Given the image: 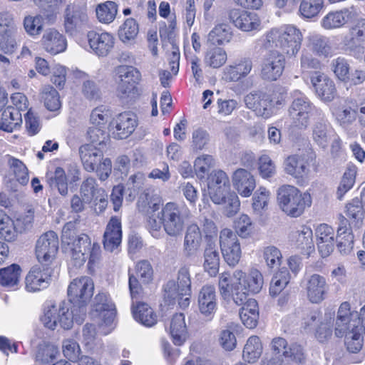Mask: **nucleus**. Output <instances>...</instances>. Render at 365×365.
<instances>
[{
  "mask_svg": "<svg viewBox=\"0 0 365 365\" xmlns=\"http://www.w3.org/2000/svg\"><path fill=\"white\" fill-rule=\"evenodd\" d=\"M94 284L89 277L74 279L68 288V301L72 304L69 309L61 304L58 308L52 305L41 318L45 327L55 329L58 324L64 329L72 327L73 322L81 324L86 317L87 305L93 294Z\"/></svg>",
  "mask_w": 365,
  "mask_h": 365,
  "instance_id": "nucleus-1",
  "label": "nucleus"
},
{
  "mask_svg": "<svg viewBox=\"0 0 365 365\" xmlns=\"http://www.w3.org/2000/svg\"><path fill=\"white\" fill-rule=\"evenodd\" d=\"M302 35L294 26H287L284 30L272 29L266 36L264 46L266 48H278L288 56H294L301 48Z\"/></svg>",
  "mask_w": 365,
  "mask_h": 365,
  "instance_id": "nucleus-2",
  "label": "nucleus"
},
{
  "mask_svg": "<svg viewBox=\"0 0 365 365\" xmlns=\"http://www.w3.org/2000/svg\"><path fill=\"white\" fill-rule=\"evenodd\" d=\"M277 198L282 210L292 217L302 215L312 204L309 194L302 193L297 187L288 185L278 189Z\"/></svg>",
  "mask_w": 365,
  "mask_h": 365,
  "instance_id": "nucleus-3",
  "label": "nucleus"
},
{
  "mask_svg": "<svg viewBox=\"0 0 365 365\" xmlns=\"http://www.w3.org/2000/svg\"><path fill=\"white\" fill-rule=\"evenodd\" d=\"M163 227L170 237L180 236L184 230L185 222L190 218V211L185 206L175 202H168L161 212Z\"/></svg>",
  "mask_w": 365,
  "mask_h": 365,
  "instance_id": "nucleus-4",
  "label": "nucleus"
},
{
  "mask_svg": "<svg viewBox=\"0 0 365 365\" xmlns=\"http://www.w3.org/2000/svg\"><path fill=\"white\" fill-rule=\"evenodd\" d=\"M115 71L120 78L117 96L123 102H128V99L132 98L137 91L135 84L140 81V73L135 68L129 66H119Z\"/></svg>",
  "mask_w": 365,
  "mask_h": 365,
  "instance_id": "nucleus-5",
  "label": "nucleus"
},
{
  "mask_svg": "<svg viewBox=\"0 0 365 365\" xmlns=\"http://www.w3.org/2000/svg\"><path fill=\"white\" fill-rule=\"evenodd\" d=\"M58 250V237L53 231L41 235L36 243V255L41 265L50 266Z\"/></svg>",
  "mask_w": 365,
  "mask_h": 365,
  "instance_id": "nucleus-6",
  "label": "nucleus"
},
{
  "mask_svg": "<svg viewBox=\"0 0 365 365\" xmlns=\"http://www.w3.org/2000/svg\"><path fill=\"white\" fill-rule=\"evenodd\" d=\"M88 21L87 7L84 3H73L66 6L64 11V27L67 34L74 35Z\"/></svg>",
  "mask_w": 365,
  "mask_h": 365,
  "instance_id": "nucleus-7",
  "label": "nucleus"
},
{
  "mask_svg": "<svg viewBox=\"0 0 365 365\" xmlns=\"http://www.w3.org/2000/svg\"><path fill=\"white\" fill-rule=\"evenodd\" d=\"M220 245L222 257L230 267L238 264L241 258V248L236 234L230 229L220 232Z\"/></svg>",
  "mask_w": 365,
  "mask_h": 365,
  "instance_id": "nucleus-8",
  "label": "nucleus"
},
{
  "mask_svg": "<svg viewBox=\"0 0 365 365\" xmlns=\"http://www.w3.org/2000/svg\"><path fill=\"white\" fill-rule=\"evenodd\" d=\"M284 66V56L279 51H270L262 59L260 77L264 81H277L282 76Z\"/></svg>",
  "mask_w": 365,
  "mask_h": 365,
  "instance_id": "nucleus-9",
  "label": "nucleus"
},
{
  "mask_svg": "<svg viewBox=\"0 0 365 365\" xmlns=\"http://www.w3.org/2000/svg\"><path fill=\"white\" fill-rule=\"evenodd\" d=\"M62 250L67 252L68 250H80L89 252L91 242L86 234L77 235L73 222H67L63 227L61 235Z\"/></svg>",
  "mask_w": 365,
  "mask_h": 365,
  "instance_id": "nucleus-10",
  "label": "nucleus"
},
{
  "mask_svg": "<svg viewBox=\"0 0 365 365\" xmlns=\"http://www.w3.org/2000/svg\"><path fill=\"white\" fill-rule=\"evenodd\" d=\"M314 110V106L308 98L302 96L293 100L289 108V115L296 127L306 128Z\"/></svg>",
  "mask_w": 365,
  "mask_h": 365,
  "instance_id": "nucleus-11",
  "label": "nucleus"
},
{
  "mask_svg": "<svg viewBox=\"0 0 365 365\" xmlns=\"http://www.w3.org/2000/svg\"><path fill=\"white\" fill-rule=\"evenodd\" d=\"M53 273L51 266H34L25 279L26 289L29 292H36L48 287Z\"/></svg>",
  "mask_w": 365,
  "mask_h": 365,
  "instance_id": "nucleus-12",
  "label": "nucleus"
},
{
  "mask_svg": "<svg viewBox=\"0 0 365 365\" xmlns=\"http://www.w3.org/2000/svg\"><path fill=\"white\" fill-rule=\"evenodd\" d=\"M244 101L246 107L252 110L258 116L268 118L272 114V101L265 93L251 92L245 96Z\"/></svg>",
  "mask_w": 365,
  "mask_h": 365,
  "instance_id": "nucleus-13",
  "label": "nucleus"
},
{
  "mask_svg": "<svg viewBox=\"0 0 365 365\" xmlns=\"http://www.w3.org/2000/svg\"><path fill=\"white\" fill-rule=\"evenodd\" d=\"M226 14L230 22L243 31L255 30L259 26V19L254 12L240 9H232Z\"/></svg>",
  "mask_w": 365,
  "mask_h": 365,
  "instance_id": "nucleus-14",
  "label": "nucleus"
},
{
  "mask_svg": "<svg viewBox=\"0 0 365 365\" xmlns=\"http://www.w3.org/2000/svg\"><path fill=\"white\" fill-rule=\"evenodd\" d=\"M90 48L93 53L101 57L108 55L114 46V37L107 32L90 31L87 34Z\"/></svg>",
  "mask_w": 365,
  "mask_h": 365,
  "instance_id": "nucleus-15",
  "label": "nucleus"
},
{
  "mask_svg": "<svg viewBox=\"0 0 365 365\" xmlns=\"http://www.w3.org/2000/svg\"><path fill=\"white\" fill-rule=\"evenodd\" d=\"M358 16L357 9L351 6L340 11H330L322 20V26L327 30L338 29Z\"/></svg>",
  "mask_w": 365,
  "mask_h": 365,
  "instance_id": "nucleus-16",
  "label": "nucleus"
},
{
  "mask_svg": "<svg viewBox=\"0 0 365 365\" xmlns=\"http://www.w3.org/2000/svg\"><path fill=\"white\" fill-rule=\"evenodd\" d=\"M329 285L326 278L319 274L309 276L306 283V291L308 299L312 303L319 304L326 297Z\"/></svg>",
  "mask_w": 365,
  "mask_h": 365,
  "instance_id": "nucleus-17",
  "label": "nucleus"
},
{
  "mask_svg": "<svg viewBox=\"0 0 365 365\" xmlns=\"http://www.w3.org/2000/svg\"><path fill=\"white\" fill-rule=\"evenodd\" d=\"M339 220L336 237V247L340 253L347 255L353 249L354 235L349 220L341 215Z\"/></svg>",
  "mask_w": 365,
  "mask_h": 365,
  "instance_id": "nucleus-18",
  "label": "nucleus"
},
{
  "mask_svg": "<svg viewBox=\"0 0 365 365\" xmlns=\"http://www.w3.org/2000/svg\"><path fill=\"white\" fill-rule=\"evenodd\" d=\"M311 83L317 96L324 101L330 102L336 96L334 81L327 76L315 72L311 76Z\"/></svg>",
  "mask_w": 365,
  "mask_h": 365,
  "instance_id": "nucleus-19",
  "label": "nucleus"
},
{
  "mask_svg": "<svg viewBox=\"0 0 365 365\" xmlns=\"http://www.w3.org/2000/svg\"><path fill=\"white\" fill-rule=\"evenodd\" d=\"M113 124L115 128L112 132L113 138L120 140L125 139L134 132L137 127L136 115L131 112L120 113Z\"/></svg>",
  "mask_w": 365,
  "mask_h": 365,
  "instance_id": "nucleus-20",
  "label": "nucleus"
},
{
  "mask_svg": "<svg viewBox=\"0 0 365 365\" xmlns=\"http://www.w3.org/2000/svg\"><path fill=\"white\" fill-rule=\"evenodd\" d=\"M215 289L211 285L203 286L198 294V309L205 317L212 319L217 309Z\"/></svg>",
  "mask_w": 365,
  "mask_h": 365,
  "instance_id": "nucleus-21",
  "label": "nucleus"
},
{
  "mask_svg": "<svg viewBox=\"0 0 365 365\" xmlns=\"http://www.w3.org/2000/svg\"><path fill=\"white\" fill-rule=\"evenodd\" d=\"M202 241V235L199 226L195 223L187 226L183 242L185 257L190 258L195 256L200 249Z\"/></svg>",
  "mask_w": 365,
  "mask_h": 365,
  "instance_id": "nucleus-22",
  "label": "nucleus"
},
{
  "mask_svg": "<svg viewBox=\"0 0 365 365\" xmlns=\"http://www.w3.org/2000/svg\"><path fill=\"white\" fill-rule=\"evenodd\" d=\"M232 183L242 197L250 196L256 187L254 176L250 172L243 168H239L233 173Z\"/></svg>",
  "mask_w": 365,
  "mask_h": 365,
  "instance_id": "nucleus-23",
  "label": "nucleus"
},
{
  "mask_svg": "<svg viewBox=\"0 0 365 365\" xmlns=\"http://www.w3.org/2000/svg\"><path fill=\"white\" fill-rule=\"evenodd\" d=\"M122 240L121 222L120 219L116 217H112L107 226L103 235V247L105 250L113 252L118 247Z\"/></svg>",
  "mask_w": 365,
  "mask_h": 365,
  "instance_id": "nucleus-24",
  "label": "nucleus"
},
{
  "mask_svg": "<svg viewBox=\"0 0 365 365\" xmlns=\"http://www.w3.org/2000/svg\"><path fill=\"white\" fill-rule=\"evenodd\" d=\"M101 149L93 144H84L79 148V155L86 171H95L97 165L103 160V153Z\"/></svg>",
  "mask_w": 365,
  "mask_h": 365,
  "instance_id": "nucleus-25",
  "label": "nucleus"
},
{
  "mask_svg": "<svg viewBox=\"0 0 365 365\" xmlns=\"http://www.w3.org/2000/svg\"><path fill=\"white\" fill-rule=\"evenodd\" d=\"M233 277L238 283H240L246 290L252 294L259 293L262 288L263 277L257 269L251 270L248 274L237 269L234 272Z\"/></svg>",
  "mask_w": 365,
  "mask_h": 365,
  "instance_id": "nucleus-26",
  "label": "nucleus"
},
{
  "mask_svg": "<svg viewBox=\"0 0 365 365\" xmlns=\"http://www.w3.org/2000/svg\"><path fill=\"white\" fill-rule=\"evenodd\" d=\"M43 48L52 55L63 52L67 47L65 36L55 29L46 31L41 39Z\"/></svg>",
  "mask_w": 365,
  "mask_h": 365,
  "instance_id": "nucleus-27",
  "label": "nucleus"
},
{
  "mask_svg": "<svg viewBox=\"0 0 365 365\" xmlns=\"http://www.w3.org/2000/svg\"><path fill=\"white\" fill-rule=\"evenodd\" d=\"M312 237V229L307 226H302L299 229L293 230L289 235L292 245L302 251L307 252V253H309L314 248Z\"/></svg>",
  "mask_w": 365,
  "mask_h": 365,
  "instance_id": "nucleus-28",
  "label": "nucleus"
},
{
  "mask_svg": "<svg viewBox=\"0 0 365 365\" xmlns=\"http://www.w3.org/2000/svg\"><path fill=\"white\" fill-rule=\"evenodd\" d=\"M350 305L344 302L339 307L335 324V335L342 337L346 331L350 329V323H354L358 317L357 312L349 313Z\"/></svg>",
  "mask_w": 365,
  "mask_h": 365,
  "instance_id": "nucleus-29",
  "label": "nucleus"
},
{
  "mask_svg": "<svg viewBox=\"0 0 365 365\" xmlns=\"http://www.w3.org/2000/svg\"><path fill=\"white\" fill-rule=\"evenodd\" d=\"M203 267L211 276H215L219 271L220 257L215 242L208 240L203 252Z\"/></svg>",
  "mask_w": 365,
  "mask_h": 365,
  "instance_id": "nucleus-30",
  "label": "nucleus"
},
{
  "mask_svg": "<svg viewBox=\"0 0 365 365\" xmlns=\"http://www.w3.org/2000/svg\"><path fill=\"white\" fill-rule=\"evenodd\" d=\"M93 310L102 314L104 322L110 324L113 321L115 315L114 304L110 302L106 293H98L93 301Z\"/></svg>",
  "mask_w": 365,
  "mask_h": 365,
  "instance_id": "nucleus-31",
  "label": "nucleus"
},
{
  "mask_svg": "<svg viewBox=\"0 0 365 365\" xmlns=\"http://www.w3.org/2000/svg\"><path fill=\"white\" fill-rule=\"evenodd\" d=\"M132 313L134 319L143 325L150 327L157 323V316L153 309L144 302H133Z\"/></svg>",
  "mask_w": 365,
  "mask_h": 365,
  "instance_id": "nucleus-32",
  "label": "nucleus"
},
{
  "mask_svg": "<svg viewBox=\"0 0 365 365\" xmlns=\"http://www.w3.org/2000/svg\"><path fill=\"white\" fill-rule=\"evenodd\" d=\"M321 115V112H319V117L312 127V136L314 140L319 146L326 148L331 138V130L324 116Z\"/></svg>",
  "mask_w": 365,
  "mask_h": 365,
  "instance_id": "nucleus-33",
  "label": "nucleus"
},
{
  "mask_svg": "<svg viewBox=\"0 0 365 365\" xmlns=\"http://www.w3.org/2000/svg\"><path fill=\"white\" fill-rule=\"evenodd\" d=\"M103 192H105V190L98 187L96 179L91 177L85 179L80 187V193L82 197L88 204L94 200L97 205V200L100 195L103 194Z\"/></svg>",
  "mask_w": 365,
  "mask_h": 365,
  "instance_id": "nucleus-34",
  "label": "nucleus"
},
{
  "mask_svg": "<svg viewBox=\"0 0 365 365\" xmlns=\"http://www.w3.org/2000/svg\"><path fill=\"white\" fill-rule=\"evenodd\" d=\"M232 34L225 24L217 25L207 35V43L210 46L222 45L230 41Z\"/></svg>",
  "mask_w": 365,
  "mask_h": 365,
  "instance_id": "nucleus-35",
  "label": "nucleus"
},
{
  "mask_svg": "<svg viewBox=\"0 0 365 365\" xmlns=\"http://www.w3.org/2000/svg\"><path fill=\"white\" fill-rule=\"evenodd\" d=\"M170 329L174 344L176 345L182 344L185 340L187 331L183 314L179 313L173 315L171 319Z\"/></svg>",
  "mask_w": 365,
  "mask_h": 365,
  "instance_id": "nucleus-36",
  "label": "nucleus"
},
{
  "mask_svg": "<svg viewBox=\"0 0 365 365\" xmlns=\"http://www.w3.org/2000/svg\"><path fill=\"white\" fill-rule=\"evenodd\" d=\"M52 190H57L62 197H66L68 193L67 177L64 170L61 167H57L54 171L53 175L47 180Z\"/></svg>",
  "mask_w": 365,
  "mask_h": 365,
  "instance_id": "nucleus-37",
  "label": "nucleus"
},
{
  "mask_svg": "<svg viewBox=\"0 0 365 365\" xmlns=\"http://www.w3.org/2000/svg\"><path fill=\"white\" fill-rule=\"evenodd\" d=\"M96 16L101 23H111L118 13V5L112 1L99 4L96 9Z\"/></svg>",
  "mask_w": 365,
  "mask_h": 365,
  "instance_id": "nucleus-38",
  "label": "nucleus"
},
{
  "mask_svg": "<svg viewBox=\"0 0 365 365\" xmlns=\"http://www.w3.org/2000/svg\"><path fill=\"white\" fill-rule=\"evenodd\" d=\"M164 298L166 301H168V304H174L175 300H178V304L182 307H186L189 304V297H185L180 294L179 288L176 285V282L174 280L168 281L164 285Z\"/></svg>",
  "mask_w": 365,
  "mask_h": 365,
  "instance_id": "nucleus-39",
  "label": "nucleus"
},
{
  "mask_svg": "<svg viewBox=\"0 0 365 365\" xmlns=\"http://www.w3.org/2000/svg\"><path fill=\"white\" fill-rule=\"evenodd\" d=\"M311 50L319 56L327 57L331 53V46L329 39L319 34L309 37Z\"/></svg>",
  "mask_w": 365,
  "mask_h": 365,
  "instance_id": "nucleus-40",
  "label": "nucleus"
},
{
  "mask_svg": "<svg viewBox=\"0 0 365 365\" xmlns=\"http://www.w3.org/2000/svg\"><path fill=\"white\" fill-rule=\"evenodd\" d=\"M284 169L287 174L295 178L302 177L307 171V165L304 159L298 155L289 156L284 161Z\"/></svg>",
  "mask_w": 365,
  "mask_h": 365,
  "instance_id": "nucleus-41",
  "label": "nucleus"
},
{
  "mask_svg": "<svg viewBox=\"0 0 365 365\" xmlns=\"http://www.w3.org/2000/svg\"><path fill=\"white\" fill-rule=\"evenodd\" d=\"M356 175V168L355 166H350L346 168L336 190V195L338 200H341L344 195L353 187Z\"/></svg>",
  "mask_w": 365,
  "mask_h": 365,
  "instance_id": "nucleus-42",
  "label": "nucleus"
},
{
  "mask_svg": "<svg viewBox=\"0 0 365 365\" xmlns=\"http://www.w3.org/2000/svg\"><path fill=\"white\" fill-rule=\"evenodd\" d=\"M262 351L260 339L257 336H250L243 349V358L249 363H254L259 358Z\"/></svg>",
  "mask_w": 365,
  "mask_h": 365,
  "instance_id": "nucleus-43",
  "label": "nucleus"
},
{
  "mask_svg": "<svg viewBox=\"0 0 365 365\" xmlns=\"http://www.w3.org/2000/svg\"><path fill=\"white\" fill-rule=\"evenodd\" d=\"M0 237L7 242H12L17 237L14 221L2 210H0Z\"/></svg>",
  "mask_w": 365,
  "mask_h": 365,
  "instance_id": "nucleus-44",
  "label": "nucleus"
},
{
  "mask_svg": "<svg viewBox=\"0 0 365 365\" xmlns=\"http://www.w3.org/2000/svg\"><path fill=\"white\" fill-rule=\"evenodd\" d=\"M20 273L21 268L16 264L0 269V284L6 287L16 285L19 282Z\"/></svg>",
  "mask_w": 365,
  "mask_h": 365,
  "instance_id": "nucleus-45",
  "label": "nucleus"
},
{
  "mask_svg": "<svg viewBox=\"0 0 365 365\" xmlns=\"http://www.w3.org/2000/svg\"><path fill=\"white\" fill-rule=\"evenodd\" d=\"M227 60V53L224 49L217 46L209 48L205 57V63L214 68L222 66Z\"/></svg>",
  "mask_w": 365,
  "mask_h": 365,
  "instance_id": "nucleus-46",
  "label": "nucleus"
},
{
  "mask_svg": "<svg viewBox=\"0 0 365 365\" xmlns=\"http://www.w3.org/2000/svg\"><path fill=\"white\" fill-rule=\"evenodd\" d=\"M345 336V345L349 352L357 353L363 346V336L361 331L351 327L344 334Z\"/></svg>",
  "mask_w": 365,
  "mask_h": 365,
  "instance_id": "nucleus-47",
  "label": "nucleus"
},
{
  "mask_svg": "<svg viewBox=\"0 0 365 365\" xmlns=\"http://www.w3.org/2000/svg\"><path fill=\"white\" fill-rule=\"evenodd\" d=\"M324 6V0H302L299 8V14L306 19L318 15Z\"/></svg>",
  "mask_w": 365,
  "mask_h": 365,
  "instance_id": "nucleus-48",
  "label": "nucleus"
},
{
  "mask_svg": "<svg viewBox=\"0 0 365 365\" xmlns=\"http://www.w3.org/2000/svg\"><path fill=\"white\" fill-rule=\"evenodd\" d=\"M139 31L138 24L133 18L127 19L118 30L119 38L124 43L134 39Z\"/></svg>",
  "mask_w": 365,
  "mask_h": 365,
  "instance_id": "nucleus-49",
  "label": "nucleus"
},
{
  "mask_svg": "<svg viewBox=\"0 0 365 365\" xmlns=\"http://www.w3.org/2000/svg\"><path fill=\"white\" fill-rule=\"evenodd\" d=\"M42 98L45 107L51 111H56L61 107V101L58 91L50 86H46L42 93Z\"/></svg>",
  "mask_w": 365,
  "mask_h": 365,
  "instance_id": "nucleus-50",
  "label": "nucleus"
},
{
  "mask_svg": "<svg viewBox=\"0 0 365 365\" xmlns=\"http://www.w3.org/2000/svg\"><path fill=\"white\" fill-rule=\"evenodd\" d=\"M59 354L58 348L52 344L40 346L36 354V359L44 364L53 362Z\"/></svg>",
  "mask_w": 365,
  "mask_h": 365,
  "instance_id": "nucleus-51",
  "label": "nucleus"
},
{
  "mask_svg": "<svg viewBox=\"0 0 365 365\" xmlns=\"http://www.w3.org/2000/svg\"><path fill=\"white\" fill-rule=\"evenodd\" d=\"M176 285L182 296L189 297L191 296V279L189 269L186 267H181L178 272Z\"/></svg>",
  "mask_w": 365,
  "mask_h": 365,
  "instance_id": "nucleus-52",
  "label": "nucleus"
},
{
  "mask_svg": "<svg viewBox=\"0 0 365 365\" xmlns=\"http://www.w3.org/2000/svg\"><path fill=\"white\" fill-rule=\"evenodd\" d=\"M86 135L93 144L96 143L101 148L106 145V142L108 140V134L105 130L104 126L93 125L88 128Z\"/></svg>",
  "mask_w": 365,
  "mask_h": 365,
  "instance_id": "nucleus-53",
  "label": "nucleus"
},
{
  "mask_svg": "<svg viewBox=\"0 0 365 365\" xmlns=\"http://www.w3.org/2000/svg\"><path fill=\"white\" fill-rule=\"evenodd\" d=\"M62 349L64 356L71 362H76L80 359L81 353L79 344L72 339L63 341Z\"/></svg>",
  "mask_w": 365,
  "mask_h": 365,
  "instance_id": "nucleus-54",
  "label": "nucleus"
},
{
  "mask_svg": "<svg viewBox=\"0 0 365 365\" xmlns=\"http://www.w3.org/2000/svg\"><path fill=\"white\" fill-rule=\"evenodd\" d=\"M331 314L328 313L324 315V320L320 322L318 326L315 336L319 342H324L331 338L332 335V321Z\"/></svg>",
  "mask_w": 365,
  "mask_h": 365,
  "instance_id": "nucleus-55",
  "label": "nucleus"
},
{
  "mask_svg": "<svg viewBox=\"0 0 365 365\" xmlns=\"http://www.w3.org/2000/svg\"><path fill=\"white\" fill-rule=\"evenodd\" d=\"M215 165V160L212 155H205L197 158L194 164V168L197 176L202 179L208 173L210 169Z\"/></svg>",
  "mask_w": 365,
  "mask_h": 365,
  "instance_id": "nucleus-56",
  "label": "nucleus"
},
{
  "mask_svg": "<svg viewBox=\"0 0 365 365\" xmlns=\"http://www.w3.org/2000/svg\"><path fill=\"white\" fill-rule=\"evenodd\" d=\"M9 164L17 181L21 185H26L29 181V173L26 165L21 160L14 158L9 160Z\"/></svg>",
  "mask_w": 365,
  "mask_h": 365,
  "instance_id": "nucleus-57",
  "label": "nucleus"
},
{
  "mask_svg": "<svg viewBox=\"0 0 365 365\" xmlns=\"http://www.w3.org/2000/svg\"><path fill=\"white\" fill-rule=\"evenodd\" d=\"M15 33L0 32V51L6 54L13 53L17 47L14 38Z\"/></svg>",
  "mask_w": 365,
  "mask_h": 365,
  "instance_id": "nucleus-58",
  "label": "nucleus"
},
{
  "mask_svg": "<svg viewBox=\"0 0 365 365\" xmlns=\"http://www.w3.org/2000/svg\"><path fill=\"white\" fill-rule=\"evenodd\" d=\"M253 226L250 218L247 215H242L235 222V234L242 238H246L252 233Z\"/></svg>",
  "mask_w": 365,
  "mask_h": 365,
  "instance_id": "nucleus-59",
  "label": "nucleus"
},
{
  "mask_svg": "<svg viewBox=\"0 0 365 365\" xmlns=\"http://www.w3.org/2000/svg\"><path fill=\"white\" fill-rule=\"evenodd\" d=\"M331 66L336 78L344 83L350 69L348 61L344 58L339 57L333 60Z\"/></svg>",
  "mask_w": 365,
  "mask_h": 365,
  "instance_id": "nucleus-60",
  "label": "nucleus"
},
{
  "mask_svg": "<svg viewBox=\"0 0 365 365\" xmlns=\"http://www.w3.org/2000/svg\"><path fill=\"white\" fill-rule=\"evenodd\" d=\"M228 183H230V180L227 174L221 170L213 171L207 178L208 190H214L218 186L222 187Z\"/></svg>",
  "mask_w": 365,
  "mask_h": 365,
  "instance_id": "nucleus-61",
  "label": "nucleus"
},
{
  "mask_svg": "<svg viewBox=\"0 0 365 365\" xmlns=\"http://www.w3.org/2000/svg\"><path fill=\"white\" fill-rule=\"evenodd\" d=\"M24 26L26 31L30 35L39 34L43 29V18L41 16L25 17Z\"/></svg>",
  "mask_w": 365,
  "mask_h": 365,
  "instance_id": "nucleus-62",
  "label": "nucleus"
},
{
  "mask_svg": "<svg viewBox=\"0 0 365 365\" xmlns=\"http://www.w3.org/2000/svg\"><path fill=\"white\" fill-rule=\"evenodd\" d=\"M259 171L263 178H269L275 174V165L268 155H264L259 158Z\"/></svg>",
  "mask_w": 365,
  "mask_h": 365,
  "instance_id": "nucleus-63",
  "label": "nucleus"
},
{
  "mask_svg": "<svg viewBox=\"0 0 365 365\" xmlns=\"http://www.w3.org/2000/svg\"><path fill=\"white\" fill-rule=\"evenodd\" d=\"M250 292L246 290L245 287H242L240 283L237 281L235 282L232 287V294L234 302L236 304L240 306L245 304L250 298H249Z\"/></svg>",
  "mask_w": 365,
  "mask_h": 365,
  "instance_id": "nucleus-64",
  "label": "nucleus"
}]
</instances>
